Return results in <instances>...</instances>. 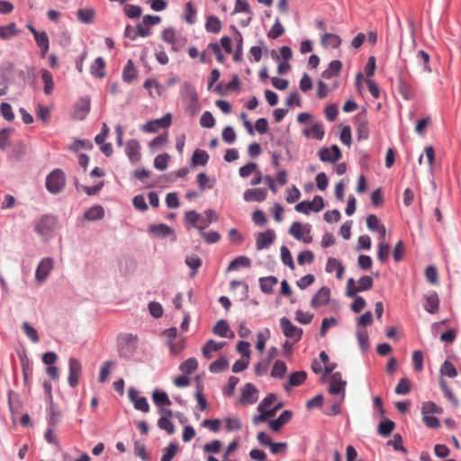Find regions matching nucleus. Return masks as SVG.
Returning a JSON list of instances; mask_svg holds the SVG:
<instances>
[{"mask_svg": "<svg viewBox=\"0 0 461 461\" xmlns=\"http://www.w3.org/2000/svg\"><path fill=\"white\" fill-rule=\"evenodd\" d=\"M258 282L261 292L271 294L274 292L273 287L278 283V279L275 276H268L260 277Z\"/></svg>", "mask_w": 461, "mask_h": 461, "instance_id": "a878e982", "label": "nucleus"}, {"mask_svg": "<svg viewBox=\"0 0 461 461\" xmlns=\"http://www.w3.org/2000/svg\"><path fill=\"white\" fill-rule=\"evenodd\" d=\"M58 223V218L53 214H43L37 220L33 226V230L40 236H48L54 230Z\"/></svg>", "mask_w": 461, "mask_h": 461, "instance_id": "7ed1b4c3", "label": "nucleus"}, {"mask_svg": "<svg viewBox=\"0 0 461 461\" xmlns=\"http://www.w3.org/2000/svg\"><path fill=\"white\" fill-rule=\"evenodd\" d=\"M210 157L207 151L200 149H196L191 158V166H205L209 160Z\"/></svg>", "mask_w": 461, "mask_h": 461, "instance_id": "473e14b6", "label": "nucleus"}, {"mask_svg": "<svg viewBox=\"0 0 461 461\" xmlns=\"http://www.w3.org/2000/svg\"><path fill=\"white\" fill-rule=\"evenodd\" d=\"M47 423L50 427H56L60 422L61 411L57 406L47 408Z\"/></svg>", "mask_w": 461, "mask_h": 461, "instance_id": "4c0bfd02", "label": "nucleus"}, {"mask_svg": "<svg viewBox=\"0 0 461 461\" xmlns=\"http://www.w3.org/2000/svg\"><path fill=\"white\" fill-rule=\"evenodd\" d=\"M37 47L41 50V58H44L50 49V39L45 31L40 32L39 33H35L33 36Z\"/></svg>", "mask_w": 461, "mask_h": 461, "instance_id": "5701e85b", "label": "nucleus"}, {"mask_svg": "<svg viewBox=\"0 0 461 461\" xmlns=\"http://www.w3.org/2000/svg\"><path fill=\"white\" fill-rule=\"evenodd\" d=\"M138 348V337L132 333H120L117 337V351L120 358L130 360Z\"/></svg>", "mask_w": 461, "mask_h": 461, "instance_id": "f257e3e1", "label": "nucleus"}, {"mask_svg": "<svg viewBox=\"0 0 461 461\" xmlns=\"http://www.w3.org/2000/svg\"><path fill=\"white\" fill-rule=\"evenodd\" d=\"M390 245L388 243L380 242L377 248V258L378 260L384 264L388 261L389 253H390Z\"/></svg>", "mask_w": 461, "mask_h": 461, "instance_id": "69168bd1", "label": "nucleus"}, {"mask_svg": "<svg viewBox=\"0 0 461 461\" xmlns=\"http://www.w3.org/2000/svg\"><path fill=\"white\" fill-rule=\"evenodd\" d=\"M342 68V62L339 59L331 60L328 68L321 72V77L325 79H330L331 77L339 75Z\"/></svg>", "mask_w": 461, "mask_h": 461, "instance_id": "393cba45", "label": "nucleus"}, {"mask_svg": "<svg viewBox=\"0 0 461 461\" xmlns=\"http://www.w3.org/2000/svg\"><path fill=\"white\" fill-rule=\"evenodd\" d=\"M198 229L200 235L208 244L217 243L221 240V234L216 230H210L208 232H204V227H198Z\"/></svg>", "mask_w": 461, "mask_h": 461, "instance_id": "5fc2aeb1", "label": "nucleus"}, {"mask_svg": "<svg viewBox=\"0 0 461 461\" xmlns=\"http://www.w3.org/2000/svg\"><path fill=\"white\" fill-rule=\"evenodd\" d=\"M287 371V366L285 361L283 360H276L272 367L271 370V376L274 378H283Z\"/></svg>", "mask_w": 461, "mask_h": 461, "instance_id": "8fccbe9b", "label": "nucleus"}, {"mask_svg": "<svg viewBox=\"0 0 461 461\" xmlns=\"http://www.w3.org/2000/svg\"><path fill=\"white\" fill-rule=\"evenodd\" d=\"M417 60L419 64L422 66L423 71L428 73L432 71L429 66L430 56L427 51L423 50H419L417 53Z\"/></svg>", "mask_w": 461, "mask_h": 461, "instance_id": "052dcab7", "label": "nucleus"}, {"mask_svg": "<svg viewBox=\"0 0 461 461\" xmlns=\"http://www.w3.org/2000/svg\"><path fill=\"white\" fill-rule=\"evenodd\" d=\"M137 68H135L132 59H130L127 60L123 68L122 75V80L123 82L130 84L137 77Z\"/></svg>", "mask_w": 461, "mask_h": 461, "instance_id": "c85d7f7f", "label": "nucleus"}, {"mask_svg": "<svg viewBox=\"0 0 461 461\" xmlns=\"http://www.w3.org/2000/svg\"><path fill=\"white\" fill-rule=\"evenodd\" d=\"M21 366L23 376L24 385L29 386V379L32 375V364L26 354L20 355Z\"/></svg>", "mask_w": 461, "mask_h": 461, "instance_id": "bb28decb", "label": "nucleus"}, {"mask_svg": "<svg viewBox=\"0 0 461 461\" xmlns=\"http://www.w3.org/2000/svg\"><path fill=\"white\" fill-rule=\"evenodd\" d=\"M227 344L226 341L217 342L214 339H209L202 348L203 355L205 358L212 357V352L221 349Z\"/></svg>", "mask_w": 461, "mask_h": 461, "instance_id": "cd10ccee", "label": "nucleus"}, {"mask_svg": "<svg viewBox=\"0 0 461 461\" xmlns=\"http://www.w3.org/2000/svg\"><path fill=\"white\" fill-rule=\"evenodd\" d=\"M66 183L64 171L60 168H55L47 175L45 186L51 194H58L64 190Z\"/></svg>", "mask_w": 461, "mask_h": 461, "instance_id": "f03ea898", "label": "nucleus"}, {"mask_svg": "<svg viewBox=\"0 0 461 461\" xmlns=\"http://www.w3.org/2000/svg\"><path fill=\"white\" fill-rule=\"evenodd\" d=\"M185 263L191 269L190 276H194L201 267L203 261L197 255H192L185 257Z\"/></svg>", "mask_w": 461, "mask_h": 461, "instance_id": "79ce46f5", "label": "nucleus"}, {"mask_svg": "<svg viewBox=\"0 0 461 461\" xmlns=\"http://www.w3.org/2000/svg\"><path fill=\"white\" fill-rule=\"evenodd\" d=\"M41 80L44 84V93L50 95L54 88L53 76L48 69H41Z\"/></svg>", "mask_w": 461, "mask_h": 461, "instance_id": "37998d69", "label": "nucleus"}, {"mask_svg": "<svg viewBox=\"0 0 461 461\" xmlns=\"http://www.w3.org/2000/svg\"><path fill=\"white\" fill-rule=\"evenodd\" d=\"M53 268V259L51 258H42L35 271V279L39 283H42L46 280Z\"/></svg>", "mask_w": 461, "mask_h": 461, "instance_id": "4468645a", "label": "nucleus"}, {"mask_svg": "<svg viewBox=\"0 0 461 461\" xmlns=\"http://www.w3.org/2000/svg\"><path fill=\"white\" fill-rule=\"evenodd\" d=\"M230 330L229 323L226 320H220L217 321L215 326L212 328V332L221 338H226L228 331Z\"/></svg>", "mask_w": 461, "mask_h": 461, "instance_id": "680f3d73", "label": "nucleus"}, {"mask_svg": "<svg viewBox=\"0 0 461 461\" xmlns=\"http://www.w3.org/2000/svg\"><path fill=\"white\" fill-rule=\"evenodd\" d=\"M307 378V373L303 370L292 372L287 382L284 384V388L286 392H289L292 387L300 386L303 384Z\"/></svg>", "mask_w": 461, "mask_h": 461, "instance_id": "6ab92c4d", "label": "nucleus"}, {"mask_svg": "<svg viewBox=\"0 0 461 461\" xmlns=\"http://www.w3.org/2000/svg\"><path fill=\"white\" fill-rule=\"evenodd\" d=\"M276 235L274 230L268 229L264 232H259L256 238V247L258 250L267 249L276 240Z\"/></svg>", "mask_w": 461, "mask_h": 461, "instance_id": "dca6fc26", "label": "nucleus"}, {"mask_svg": "<svg viewBox=\"0 0 461 461\" xmlns=\"http://www.w3.org/2000/svg\"><path fill=\"white\" fill-rule=\"evenodd\" d=\"M403 439L401 434L396 433L393 435V439L387 441L388 446H392L394 451L407 454V448L402 444Z\"/></svg>", "mask_w": 461, "mask_h": 461, "instance_id": "6e6d98bb", "label": "nucleus"}, {"mask_svg": "<svg viewBox=\"0 0 461 461\" xmlns=\"http://www.w3.org/2000/svg\"><path fill=\"white\" fill-rule=\"evenodd\" d=\"M231 29L236 33V49L233 54V60L235 62H241L243 59V37L235 26H231Z\"/></svg>", "mask_w": 461, "mask_h": 461, "instance_id": "f704fd0d", "label": "nucleus"}, {"mask_svg": "<svg viewBox=\"0 0 461 461\" xmlns=\"http://www.w3.org/2000/svg\"><path fill=\"white\" fill-rule=\"evenodd\" d=\"M239 382V377L234 375L230 376L228 379L227 385L222 389V394L228 398L232 397L234 395L235 389Z\"/></svg>", "mask_w": 461, "mask_h": 461, "instance_id": "13d9d810", "label": "nucleus"}, {"mask_svg": "<svg viewBox=\"0 0 461 461\" xmlns=\"http://www.w3.org/2000/svg\"><path fill=\"white\" fill-rule=\"evenodd\" d=\"M312 230V225L309 223L302 224L299 221H294L291 227L288 230L290 235H292L297 240H303L304 243H311L312 241V237L308 235L303 238V234H310Z\"/></svg>", "mask_w": 461, "mask_h": 461, "instance_id": "0eeeda50", "label": "nucleus"}, {"mask_svg": "<svg viewBox=\"0 0 461 461\" xmlns=\"http://www.w3.org/2000/svg\"><path fill=\"white\" fill-rule=\"evenodd\" d=\"M180 95L184 103L199 100L195 87L188 81H185L181 86Z\"/></svg>", "mask_w": 461, "mask_h": 461, "instance_id": "412c9836", "label": "nucleus"}, {"mask_svg": "<svg viewBox=\"0 0 461 461\" xmlns=\"http://www.w3.org/2000/svg\"><path fill=\"white\" fill-rule=\"evenodd\" d=\"M178 451V443L176 441L169 442V444L163 449V454L160 458V461H171Z\"/></svg>", "mask_w": 461, "mask_h": 461, "instance_id": "ea45409f", "label": "nucleus"}, {"mask_svg": "<svg viewBox=\"0 0 461 461\" xmlns=\"http://www.w3.org/2000/svg\"><path fill=\"white\" fill-rule=\"evenodd\" d=\"M171 124L172 114L170 113H167L161 118L148 121L141 126V130L145 132L154 133L157 132L160 128H168Z\"/></svg>", "mask_w": 461, "mask_h": 461, "instance_id": "20e7f679", "label": "nucleus"}, {"mask_svg": "<svg viewBox=\"0 0 461 461\" xmlns=\"http://www.w3.org/2000/svg\"><path fill=\"white\" fill-rule=\"evenodd\" d=\"M140 144L136 139H131L126 142L125 153L131 164H136L140 160Z\"/></svg>", "mask_w": 461, "mask_h": 461, "instance_id": "2eb2a0df", "label": "nucleus"}, {"mask_svg": "<svg viewBox=\"0 0 461 461\" xmlns=\"http://www.w3.org/2000/svg\"><path fill=\"white\" fill-rule=\"evenodd\" d=\"M184 19L189 24H194L196 22V10L191 2L185 5Z\"/></svg>", "mask_w": 461, "mask_h": 461, "instance_id": "0e129e2a", "label": "nucleus"}, {"mask_svg": "<svg viewBox=\"0 0 461 461\" xmlns=\"http://www.w3.org/2000/svg\"><path fill=\"white\" fill-rule=\"evenodd\" d=\"M330 300V289L322 286L312 298L311 307L317 310L321 306L328 305Z\"/></svg>", "mask_w": 461, "mask_h": 461, "instance_id": "ddd939ff", "label": "nucleus"}, {"mask_svg": "<svg viewBox=\"0 0 461 461\" xmlns=\"http://www.w3.org/2000/svg\"><path fill=\"white\" fill-rule=\"evenodd\" d=\"M284 33L285 28L280 23L279 18H276L275 23L271 27L270 31L267 32V37L269 39L275 40L282 36Z\"/></svg>", "mask_w": 461, "mask_h": 461, "instance_id": "338daca9", "label": "nucleus"}, {"mask_svg": "<svg viewBox=\"0 0 461 461\" xmlns=\"http://www.w3.org/2000/svg\"><path fill=\"white\" fill-rule=\"evenodd\" d=\"M422 414H442L443 408L437 405L434 402L429 401L422 403L421 407Z\"/></svg>", "mask_w": 461, "mask_h": 461, "instance_id": "e2e57ef3", "label": "nucleus"}, {"mask_svg": "<svg viewBox=\"0 0 461 461\" xmlns=\"http://www.w3.org/2000/svg\"><path fill=\"white\" fill-rule=\"evenodd\" d=\"M425 303L424 310L430 314H435L438 312L440 300L436 291H431L429 294L424 295Z\"/></svg>", "mask_w": 461, "mask_h": 461, "instance_id": "a211bd4d", "label": "nucleus"}, {"mask_svg": "<svg viewBox=\"0 0 461 461\" xmlns=\"http://www.w3.org/2000/svg\"><path fill=\"white\" fill-rule=\"evenodd\" d=\"M395 428V422L388 418H384L377 426V434L386 438L389 437Z\"/></svg>", "mask_w": 461, "mask_h": 461, "instance_id": "7c9ffc66", "label": "nucleus"}, {"mask_svg": "<svg viewBox=\"0 0 461 461\" xmlns=\"http://www.w3.org/2000/svg\"><path fill=\"white\" fill-rule=\"evenodd\" d=\"M439 372L441 376L445 375L449 378H454L457 375V369L453 363L447 359H446L441 365Z\"/></svg>", "mask_w": 461, "mask_h": 461, "instance_id": "3c124183", "label": "nucleus"}, {"mask_svg": "<svg viewBox=\"0 0 461 461\" xmlns=\"http://www.w3.org/2000/svg\"><path fill=\"white\" fill-rule=\"evenodd\" d=\"M18 33L19 31L16 28L15 23H10L7 25L0 26V38L2 40H9Z\"/></svg>", "mask_w": 461, "mask_h": 461, "instance_id": "de8ad7c7", "label": "nucleus"}, {"mask_svg": "<svg viewBox=\"0 0 461 461\" xmlns=\"http://www.w3.org/2000/svg\"><path fill=\"white\" fill-rule=\"evenodd\" d=\"M346 385L347 381L345 380L330 381L328 391L330 394L341 395V400H344Z\"/></svg>", "mask_w": 461, "mask_h": 461, "instance_id": "e433bc0d", "label": "nucleus"}, {"mask_svg": "<svg viewBox=\"0 0 461 461\" xmlns=\"http://www.w3.org/2000/svg\"><path fill=\"white\" fill-rule=\"evenodd\" d=\"M280 328L284 336L287 339H294L295 342L301 340L303 333V329L294 325L287 317L280 319Z\"/></svg>", "mask_w": 461, "mask_h": 461, "instance_id": "423d86ee", "label": "nucleus"}, {"mask_svg": "<svg viewBox=\"0 0 461 461\" xmlns=\"http://www.w3.org/2000/svg\"><path fill=\"white\" fill-rule=\"evenodd\" d=\"M84 217L88 221L101 220L104 217V209L99 204L93 205L85 212Z\"/></svg>", "mask_w": 461, "mask_h": 461, "instance_id": "72a5a7b5", "label": "nucleus"}, {"mask_svg": "<svg viewBox=\"0 0 461 461\" xmlns=\"http://www.w3.org/2000/svg\"><path fill=\"white\" fill-rule=\"evenodd\" d=\"M170 156L167 153L158 155L154 159V167L159 171L167 169Z\"/></svg>", "mask_w": 461, "mask_h": 461, "instance_id": "774afa93", "label": "nucleus"}, {"mask_svg": "<svg viewBox=\"0 0 461 461\" xmlns=\"http://www.w3.org/2000/svg\"><path fill=\"white\" fill-rule=\"evenodd\" d=\"M129 400L133 403L136 410L142 412H148L149 411V404L148 400L144 396L139 395V391L135 387H130L128 390Z\"/></svg>", "mask_w": 461, "mask_h": 461, "instance_id": "f8f14e48", "label": "nucleus"}, {"mask_svg": "<svg viewBox=\"0 0 461 461\" xmlns=\"http://www.w3.org/2000/svg\"><path fill=\"white\" fill-rule=\"evenodd\" d=\"M77 19L86 24H90L94 21L95 10L92 8H80L77 11Z\"/></svg>", "mask_w": 461, "mask_h": 461, "instance_id": "a18cd8bd", "label": "nucleus"}, {"mask_svg": "<svg viewBox=\"0 0 461 461\" xmlns=\"http://www.w3.org/2000/svg\"><path fill=\"white\" fill-rule=\"evenodd\" d=\"M439 386L444 394V397L449 402L452 403L454 408H457L459 405V402H458L457 398L456 397V395L452 393L450 388L447 386V382L443 378H441L439 381Z\"/></svg>", "mask_w": 461, "mask_h": 461, "instance_id": "a19ab883", "label": "nucleus"}, {"mask_svg": "<svg viewBox=\"0 0 461 461\" xmlns=\"http://www.w3.org/2000/svg\"><path fill=\"white\" fill-rule=\"evenodd\" d=\"M148 232L155 238L164 239L170 236L172 241L176 240L174 229L165 223L150 224L148 228Z\"/></svg>", "mask_w": 461, "mask_h": 461, "instance_id": "1a4fd4ad", "label": "nucleus"}, {"mask_svg": "<svg viewBox=\"0 0 461 461\" xmlns=\"http://www.w3.org/2000/svg\"><path fill=\"white\" fill-rule=\"evenodd\" d=\"M198 367V361L195 357H192L185 360L179 365V370L185 375H189L195 371Z\"/></svg>", "mask_w": 461, "mask_h": 461, "instance_id": "09e8293b", "label": "nucleus"}, {"mask_svg": "<svg viewBox=\"0 0 461 461\" xmlns=\"http://www.w3.org/2000/svg\"><path fill=\"white\" fill-rule=\"evenodd\" d=\"M161 39L165 42L172 45L171 50L173 51L178 50V49L176 47H175V43L176 41V37L175 29L173 27H168V28L164 29L161 32Z\"/></svg>", "mask_w": 461, "mask_h": 461, "instance_id": "49530a36", "label": "nucleus"}, {"mask_svg": "<svg viewBox=\"0 0 461 461\" xmlns=\"http://www.w3.org/2000/svg\"><path fill=\"white\" fill-rule=\"evenodd\" d=\"M205 30L208 32L218 33L221 29V23L215 15H209L205 22Z\"/></svg>", "mask_w": 461, "mask_h": 461, "instance_id": "c03bdc74", "label": "nucleus"}, {"mask_svg": "<svg viewBox=\"0 0 461 461\" xmlns=\"http://www.w3.org/2000/svg\"><path fill=\"white\" fill-rule=\"evenodd\" d=\"M105 60L103 57H97L91 64L90 74L95 78H103L105 77Z\"/></svg>", "mask_w": 461, "mask_h": 461, "instance_id": "b1692460", "label": "nucleus"}, {"mask_svg": "<svg viewBox=\"0 0 461 461\" xmlns=\"http://www.w3.org/2000/svg\"><path fill=\"white\" fill-rule=\"evenodd\" d=\"M13 64L9 62L7 67L5 69H3L0 73V96H3L7 93L8 77L6 75V72H11Z\"/></svg>", "mask_w": 461, "mask_h": 461, "instance_id": "864d4df0", "label": "nucleus"}, {"mask_svg": "<svg viewBox=\"0 0 461 461\" xmlns=\"http://www.w3.org/2000/svg\"><path fill=\"white\" fill-rule=\"evenodd\" d=\"M267 191L264 188L247 189L243 194V199L246 202L261 203L266 200Z\"/></svg>", "mask_w": 461, "mask_h": 461, "instance_id": "aec40b11", "label": "nucleus"}, {"mask_svg": "<svg viewBox=\"0 0 461 461\" xmlns=\"http://www.w3.org/2000/svg\"><path fill=\"white\" fill-rule=\"evenodd\" d=\"M258 389L252 383H247L241 388L240 403L242 405L253 404L258 401Z\"/></svg>", "mask_w": 461, "mask_h": 461, "instance_id": "9b49d317", "label": "nucleus"}, {"mask_svg": "<svg viewBox=\"0 0 461 461\" xmlns=\"http://www.w3.org/2000/svg\"><path fill=\"white\" fill-rule=\"evenodd\" d=\"M398 91L407 101L412 100L415 96L413 87L401 75L398 77Z\"/></svg>", "mask_w": 461, "mask_h": 461, "instance_id": "4be33fe9", "label": "nucleus"}, {"mask_svg": "<svg viewBox=\"0 0 461 461\" xmlns=\"http://www.w3.org/2000/svg\"><path fill=\"white\" fill-rule=\"evenodd\" d=\"M281 261L284 265L287 266L290 269L295 268L294 262L289 249L283 245L280 249Z\"/></svg>", "mask_w": 461, "mask_h": 461, "instance_id": "4d7b16f0", "label": "nucleus"}, {"mask_svg": "<svg viewBox=\"0 0 461 461\" xmlns=\"http://www.w3.org/2000/svg\"><path fill=\"white\" fill-rule=\"evenodd\" d=\"M250 266L251 260L249 257L239 256L230 262L227 272L238 270L240 267H249Z\"/></svg>", "mask_w": 461, "mask_h": 461, "instance_id": "c9c22d12", "label": "nucleus"}, {"mask_svg": "<svg viewBox=\"0 0 461 461\" xmlns=\"http://www.w3.org/2000/svg\"><path fill=\"white\" fill-rule=\"evenodd\" d=\"M293 417L290 410L283 411L276 419L268 421L269 429L274 432H279L283 426L288 423Z\"/></svg>", "mask_w": 461, "mask_h": 461, "instance_id": "f3484780", "label": "nucleus"}, {"mask_svg": "<svg viewBox=\"0 0 461 461\" xmlns=\"http://www.w3.org/2000/svg\"><path fill=\"white\" fill-rule=\"evenodd\" d=\"M229 360L225 356L219 357L209 365V371L212 374L222 373L229 368Z\"/></svg>", "mask_w": 461, "mask_h": 461, "instance_id": "2f4dec72", "label": "nucleus"}, {"mask_svg": "<svg viewBox=\"0 0 461 461\" xmlns=\"http://www.w3.org/2000/svg\"><path fill=\"white\" fill-rule=\"evenodd\" d=\"M318 156L321 161L334 164L342 158V151L337 144H332L330 148L320 149Z\"/></svg>", "mask_w": 461, "mask_h": 461, "instance_id": "39448f33", "label": "nucleus"}, {"mask_svg": "<svg viewBox=\"0 0 461 461\" xmlns=\"http://www.w3.org/2000/svg\"><path fill=\"white\" fill-rule=\"evenodd\" d=\"M329 40V45L332 49H338L341 45V38L334 33L325 32L321 37V44L325 45L326 41Z\"/></svg>", "mask_w": 461, "mask_h": 461, "instance_id": "bf43d9fd", "label": "nucleus"}, {"mask_svg": "<svg viewBox=\"0 0 461 461\" xmlns=\"http://www.w3.org/2000/svg\"><path fill=\"white\" fill-rule=\"evenodd\" d=\"M91 110V98L89 95L81 96L74 104L73 118L84 121Z\"/></svg>", "mask_w": 461, "mask_h": 461, "instance_id": "6e6552de", "label": "nucleus"}, {"mask_svg": "<svg viewBox=\"0 0 461 461\" xmlns=\"http://www.w3.org/2000/svg\"><path fill=\"white\" fill-rule=\"evenodd\" d=\"M82 372L81 362L75 358L68 359V382L71 388H76L78 384V380Z\"/></svg>", "mask_w": 461, "mask_h": 461, "instance_id": "9d476101", "label": "nucleus"}, {"mask_svg": "<svg viewBox=\"0 0 461 461\" xmlns=\"http://www.w3.org/2000/svg\"><path fill=\"white\" fill-rule=\"evenodd\" d=\"M94 145L89 140L76 139L69 146V149L77 152L80 149L91 150Z\"/></svg>", "mask_w": 461, "mask_h": 461, "instance_id": "603ef678", "label": "nucleus"}, {"mask_svg": "<svg viewBox=\"0 0 461 461\" xmlns=\"http://www.w3.org/2000/svg\"><path fill=\"white\" fill-rule=\"evenodd\" d=\"M152 401L158 407L171 405V400L167 393L164 390L155 389L151 395Z\"/></svg>", "mask_w": 461, "mask_h": 461, "instance_id": "c756f323", "label": "nucleus"}, {"mask_svg": "<svg viewBox=\"0 0 461 461\" xmlns=\"http://www.w3.org/2000/svg\"><path fill=\"white\" fill-rule=\"evenodd\" d=\"M331 266L336 267V277L338 279H341L345 271V268L340 261H339L335 258H329L326 263L325 270L328 273H332L333 268H331Z\"/></svg>", "mask_w": 461, "mask_h": 461, "instance_id": "58836bf2", "label": "nucleus"}]
</instances>
